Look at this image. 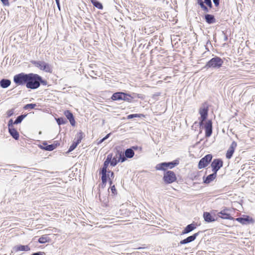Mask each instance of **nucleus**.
<instances>
[{
	"mask_svg": "<svg viewBox=\"0 0 255 255\" xmlns=\"http://www.w3.org/2000/svg\"><path fill=\"white\" fill-rule=\"evenodd\" d=\"M119 162H120V159L118 151L115 156H114L113 158H112L111 160V165L112 166H115Z\"/></svg>",
	"mask_w": 255,
	"mask_h": 255,
	"instance_id": "nucleus-25",
	"label": "nucleus"
},
{
	"mask_svg": "<svg viewBox=\"0 0 255 255\" xmlns=\"http://www.w3.org/2000/svg\"><path fill=\"white\" fill-rule=\"evenodd\" d=\"M111 190L113 193H114V192L116 191V188L114 185L112 186Z\"/></svg>",
	"mask_w": 255,
	"mask_h": 255,
	"instance_id": "nucleus-48",
	"label": "nucleus"
},
{
	"mask_svg": "<svg viewBox=\"0 0 255 255\" xmlns=\"http://www.w3.org/2000/svg\"><path fill=\"white\" fill-rule=\"evenodd\" d=\"M208 6L211 7L212 6V2L211 0H204V2Z\"/></svg>",
	"mask_w": 255,
	"mask_h": 255,
	"instance_id": "nucleus-40",
	"label": "nucleus"
},
{
	"mask_svg": "<svg viewBox=\"0 0 255 255\" xmlns=\"http://www.w3.org/2000/svg\"><path fill=\"white\" fill-rule=\"evenodd\" d=\"M118 154L120 161H121L122 162H123L126 160V157L124 156L122 152L118 151Z\"/></svg>",
	"mask_w": 255,
	"mask_h": 255,
	"instance_id": "nucleus-36",
	"label": "nucleus"
},
{
	"mask_svg": "<svg viewBox=\"0 0 255 255\" xmlns=\"http://www.w3.org/2000/svg\"><path fill=\"white\" fill-rule=\"evenodd\" d=\"M167 163L168 168H172L173 167H174L175 166L178 164V162L177 161H174L172 162H167Z\"/></svg>",
	"mask_w": 255,
	"mask_h": 255,
	"instance_id": "nucleus-33",
	"label": "nucleus"
},
{
	"mask_svg": "<svg viewBox=\"0 0 255 255\" xmlns=\"http://www.w3.org/2000/svg\"><path fill=\"white\" fill-rule=\"evenodd\" d=\"M11 84V81L8 79H3L0 81V86L2 88L8 87Z\"/></svg>",
	"mask_w": 255,
	"mask_h": 255,
	"instance_id": "nucleus-20",
	"label": "nucleus"
},
{
	"mask_svg": "<svg viewBox=\"0 0 255 255\" xmlns=\"http://www.w3.org/2000/svg\"><path fill=\"white\" fill-rule=\"evenodd\" d=\"M236 220L242 224H248L254 222L253 219L249 216H246L245 218H238Z\"/></svg>",
	"mask_w": 255,
	"mask_h": 255,
	"instance_id": "nucleus-11",
	"label": "nucleus"
},
{
	"mask_svg": "<svg viewBox=\"0 0 255 255\" xmlns=\"http://www.w3.org/2000/svg\"><path fill=\"white\" fill-rule=\"evenodd\" d=\"M0 0L4 5H7V6L9 5V3L8 1V0Z\"/></svg>",
	"mask_w": 255,
	"mask_h": 255,
	"instance_id": "nucleus-42",
	"label": "nucleus"
},
{
	"mask_svg": "<svg viewBox=\"0 0 255 255\" xmlns=\"http://www.w3.org/2000/svg\"><path fill=\"white\" fill-rule=\"evenodd\" d=\"M208 107L205 104H203L200 108L199 113L201 116L199 118L200 126L204 125V121L206 119L208 116Z\"/></svg>",
	"mask_w": 255,
	"mask_h": 255,
	"instance_id": "nucleus-3",
	"label": "nucleus"
},
{
	"mask_svg": "<svg viewBox=\"0 0 255 255\" xmlns=\"http://www.w3.org/2000/svg\"><path fill=\"white\" fill-rule=\"evenodd\" d=\"M30 250V248L28 246H23L19 245L14 247L13 248V252H18V251H28Z\"/></svg>",
	"mask_w": 255,
	"mask_h": 255,
	"instance_id": "nucleus-14",
	"label": "nucleus"
},
{
	"mask_svg": "<svg viewBox=\"0 0 255 255\" xmlns=\"http://www.w3.org/2000/svg\"><path fill=\"white\" fill-rule=\"evenodd\" d=\"M8 130L9 133L13 137V138H14L15 139H18L19 133L14 128L10 127L8 128Z\"/></svg>",
	"mask_w": 255,
	"mask_h": 255,
	"instance_id": "nucleus-17",
	"label": "nucleus"
},
{
	"mask_svg": "<svg viewBox=\"0 0 255 255\" xmlns=\"http://www.w3.org/2000/svg\"><path fill=\"white\" fill-rule=\"evenodd\" d=\"M32 255H43V253L41 252H38L33 253Z\"/></svg>",
	"mask_w": 255,
	"mask_h": 255,
	"instance_id": "nucleus-45",
	"label": "nucleus"
},
{
	"mask_svg": "<svg viewBox=\"0 0 255 255\" xmlns=\"http://www.w3.org/2000/svg\"><path fill=\"white\" fill-rule=\"evenodd\" d=\"M43 145L45 146H41V148L47 151H52L55 148V146L53 144L47 145L46 142L43 143Z\"/></svg>",
	"mask_w": 255,
	"mask_h": 255,
	"instance_id": "nucleus-22",
	"label": "nucleus"
},
{
	"mask_svg": "<svg viewBox=\"0 0 255 255\" xmlns=\"http://www.w3.org/2000/svg\"><path fill=\"white\" fill-rule=\"evenodd\" d=\"M132 148L134 149H137L138 147L137 146H133Z\"/></svg>",
	"mask_w": 255,
	"mask_h": 255,
	"instance_id": "nucleus-54",
	"label": "nucleus"
},
{
	"mask_svg": "<svg viewBox=\"0 0 255 255\" xmlns=\"http://www.w3.org/2000/svg\"><path fill=\"white\" fill-rule=\"evenodd\" d=\"M41 70H43L46 72H49V73L52 72V69H51L50 66L48 63L45 62L44 61H43Z\"/></svg>",
	"mask_w": 255,
	"mask_h": 255,
	"instance_id": "nucleus-24",
	"label": "nucleus"
},
{
	"mask_svg": "<svg viewBox=\"0 0 255 255\" xmlns=\"http://www.w3.org/2000/svg\"><path fill=\"white\" fill-rule=\"evenodd\" d=\"M109 172L111 173V177L113 178L114 177V172H110V171Z\"/></svg>",
	"mask_w": 255,
	"mask_h": 255,
	"instance_id": "nucleus-53",
	"label": "nucleus"
},
{
	"mask_svg": "<svg viewBox=\"0 0 255 255\" xmlns=\"http://www.w3.org/2000/svg\"><path fill=\"white\" fill-rule=\"evenodd\" d=\"M132 97L129 94L123 92L122 100L129 103L131 102Z\"/></svg>",
	"mask_w": 255,
	"mask_h": 255,
	"instance_id": "nucleus-28",
	"label": "nucleus"
},
{
	"mask_svg": "<svg viewBox=\"0 0 255 255\" xmlns=\"http://www.w3.org/2000/svg\"><path fill=\"white\" fill-rule=\"evenodd\" d=\"M227 209H224L218 213V216L224 219H233V218L230 216V214L228 213Z\"/></svg>",
	"mask_w": 255,
	"mask_h": 255,
	"instance_id": "nucleus-12",
	"label": "nucleus"
},
{
	"mask_svg": "<svg viewBox=\"0 0 255 255\" xmlns=\"http://www.w3.org/2000/svg\"><path fill=\"white\" fill-rule=\"evenodd\" d=\"M111 133H109L108 134L106 135V136H105L103 139L104 140H105L106 139H107L108 138H109V137L110 136V135Z\"/></svg>",
	"mask_w": 255,
	"mask_h": 255,
	"instance_id": "nucleus-50",
	"label": "nucleus"
},
{
	"mask_svg": "<svg viewBox=\"0 0 255 255\" xmlns=\"http://www.w3.org/2000/svg\"><path fill=\"white\" fill-rule=\"evenodd\" d=\"M196 228V225L192 223L191 224H189L186 226V227L184 229V230L183 231L182 234H188L193 230H194Z\"/></svg>",
	"mask_w": 255,
	"mask_h": 255,
	"instance_id": "nucleus-16",
	"label": "nucleus"
},
{
	"mask_svg": "<svg viewBox=\"0 0 255 255\" xmlns=\"http://www.w3.org/2000/svg\"><path fill=\"white\" fill-rule=\"evenodd\" d=\"M13 124H14V122H13V121L12 119H10L8 123V128H9L10 127L13 128Z\"/></svg>",
	"mask_w": 255,
	"mask_h": 255,
	"instance_id": "nucleus-41",
	"label": "nucleus"
},
{
	"mask_svg": "<svg viewBox=\"0 0 255 255\" xmlns=\"http://www.w3.org/2000/svg\"><path fill=\"white\" fill-rule=\"evenodd\" d=\"M56 121L59 125H64L66 122V120L63 118H58L57 119H56Z\"/></svg>",
	"mask_w": 255,
	"mask_h": 255,
	"instance_id": "nucleus-35",
	"label": "nucleus"
},
{
	"mask_svg": "<svg viewBox=\"0 0 255 255\" xmlns=\"http://www.w3.org/2000/svg\"><path fill=\"white\" fill-rule=\"evenodd\" d=\"M140 117V115H138V114H131V115H128L127 118H128V119H131L133 118H139Z\"/></svg>",
	"mask_w": 255,
	"mask_h": 255,
	"instance_id": "nucleus-38",
	"label": "nucleus"
},
{
	"mask_svg": "<svg viewBox=\"0 0 255 255\" xmlns=\"http://www.w3.org/2000/svg\"><path fill=\"white\" fill-rule=\"evenodd\" d=\"M123 92H117L112 96V99L114 101L122 100Z\"/></svg>",
	"mask_w": 255,
	"mask_h": 255,
	"instance_id": "nucleus-23",
	"label": "nucleus"
},
{
	"mask_svg": "<svg viewBox=\"0 0 255 255\" xmlns=\"http://www.w3.org/2000/svg\"><path fill=\"white\" fill-rule=\"evenodd\" d=\"M156 170H165L168 167L167 162H162L161 163H159L156 165Z\"/></svg>",
	"mask_w": 255,
	"mask_h": 255,
	"instance_id": "nucleus-26",
	"label": "nucleus"
},
{
	"mask_svg": "<svg viewBox=\"0 0 255 255\" xmlns=\"http://www.w3.org/2000/svg\"><path fill=\"white\" fill-rule=\"evenodd\" d=\"M112 158V154H109L107 155V158L106 160L105 161L103 165V167L102 168V171H107V168L109 165V164H111V160Z\"/></svg>",
	"mask_w": 255,
	"mask_h": 255,
	"instance_id": "nucleus-15",
	"label": "nucleus"
},
{
	"mask_svg": "<svg viewBox=\"0 0 255 255\" xmlns=\"http://www.w3.org/2000/svg\"><path fill=\"white\" fill-rule=\"evenodd\" d=\"M198 3L201 6V4H204L203 0H197Z\"/></svg>",
	"mask_w": 255,
	"mask_h": 255,
	"instance_id": "nucleus-46",
	"label": "nucleus"
},
{
	"mask_svg": "<svg viewBox=\"0 0 255 255\" xmlns=\"http://www.w3.org/2000/svg\"><path fill=\"white\" fill-rule=\"evenodd\" d=\"M223 162L220 159H214L212 164V170L213 172L217 173V171L223 166Z\"/></svg>",
	"mask_w": 255,
	"mask_h": 255,
	"instance_id": "nucleus-6",
	"label": "nucleus"
},
{
	"mask_svg": "<svg viewBox=\"0 0 255 255\" xmlns=\"http://www.w3.org/2000/svg\"><path fill=\"white\" fill-rule=\"evenodd\" d=\"M104 141H105L103 139V138L102 139H101L100 140H99L98 142V144H100L101 143H102Z\"/></svg>",
	"mask_w": 255,
	"mask_h": 255,
	"instance_id": "nucleus-52",
	"label": "nucleus"
},
{
	"mask_svg": "<svg viewBox=\"0 0 255 255\" xmlns=\"http://www.w3.org/2000/svg\"><path fill=\"white\" fill-rule=\"evenodd\" d=\"M203 217L205 221L207 222H211L215 220L214 218L208 212H204Z\"/></svg>",
	"mask_w": 255,
	"mask_h": 255,
	"instance_id": "nucleus-18",
	"label": "nucleus"
},
{
	"mask_svg": "<svg viewBox=\"0 0 255 255\" xmlns=\"http://www.w3.org/2000/svg\"><path fill=\"white\" fill-rule=\"evenodd\" d=\"M200 6L206 12H208V8L204 5V4H201Z\"/></svg>",
	"mask_w": 255,
	"mask_h": 255,
	"instance_id": "nucleus-43",
	"label": "nucleus"
},
{
	"mask_svg": "<svg viewBox=\"0 0 255 255\" xmlns=\"http://www.w3.org/2000/svg\"><path fill=\"white\" fill-rule=\"evenodd\" d=\"M107 171H102L101 170V173L102 174V181L103 183H106L107 181Z\"/></svg>",
	"mask_w": 255,
	"mask_h": 255,
	"instance_id": "nucleus-30",
	"label": "nucleus"
},
{
	"mask_svg": "<svg viewBox=\"0 0 255 255\" xmlns=\"http://www.w3.org/2000/svg\"><path fill=\"white\" fill-rule=\"evenodd\" d=\"M199 232L196 233L193 235L192 236H189L186 238L185 239H184L180 241V244H185L189 243H190L193 241H194L197 237L199 235Z\"/></svg>",
	"mask_w": 255,
	"mask_h": 255,
	"instance_id": "nucleus-10",
	"label": "nucleus"
},
{
	"mask_svg": "<svg viewBox=\"0 0 255 255\" xmlns=\"http://www.w3.org/2000/svg\"><path fill=\"white\" fill-rule=\"evenodd\" d=\"M163 179L166 183L170 184L176 180V176L174 172L167 171L165 172Z\"/></svg>",
	"mask_w": 255,
	"mask_h": 255,
	"instance_id": "nucleus-4",
	"label": "nucleus"
},
{
	"mask_svg": "<svg viewBox=\"0 0 255 255\" xmlns=\"http://www.w3.org/2000/svg\"><path fill=\"white\" fill-rule=\"evenodd\" d=\"M111 133H109L108 134L106 135V136H105L103 139L104 140H105L106 139H107L108 138H109V137L110 136V135Z\"/></svg>",
	"mask_w": 255,
	"mask_h": 255,
	"instance_id": "nucleus-51",
	"label": "nucleus"
},
{
	"mask_svg": "<svg viewBox=\"0 0 255 255\" xmlns=\"http://www.w3.org/2000/svg\"><path fill=\"white\" fill-rule=\"evenodd\" d=\"M36 106V105L35 104H29L26 105L24 107V109L25 110H28L29 109H33L35 108V107Z\"/></svg>",
	"mask_w": 255,
	"mask_h": 255,
	"instance_id": "nucleus-34",
	"label": "nucleus"
},
{
	"mask_svg": "<svg viewBox=\"0 0 255 255\" xmlns=\"http://www.w3.org/2000/svg\"><path fill=\"white\" fill-rule=\"evenodd\" d=\"M223 62V60L220 57L216 56L206 63L205 68L219 69L222 66Z\"/></svg>",
	"mask_w": 255,
	"mask_h": 255,
	"instance_id": "nucleus-2",
	"label": "nucleus"
},
{
	"mask_svg": "<svg viewBox=\"0 0 255 255\" xmlns=\"http://www.w3.org/2000/svg\"><path fill=\"white\" fill-rule=\"evenodd\" d=\"M217 173L213 172L212 174L209 175L204 180V183L208 184L215 179Z\"/></svg>",
	"mask_w": 255,
	"mask_h": 255,
	"instance_id": "nucleus-19",
	"label": "nucleus"
},
{
	"mask_svg": "<svg viewBox=\"0 0 255 255\" xmlns=\"http://www.w3.org/2000/svg\"><path fill=\"white\" fill-rule=\"evenodd\" d=\"M13 114H14V109H13L8 110L6 113V114H7V116L8 117H11V116H12L13 115Z\"/></svg>",
	"mask_w": 255,
	"mask_h": 255,
	"instance_id": "nucleus-39",
	"label": "nucleus"
},
{
	"mask_svg": "<svg viewBox=\"0 0 255 255\" xmlns=\"http://www.w3.org/2000/svg\"><path fill=\"white\" fill-rule=\"evenodd\" d=\"M91 2L92 3V4L95 7H96L97 8H98L100 9H103V5H102V3H101L100 2L97 1V0H91Z\"/></svg>",
	"mask_w": 255,
	"mask_h": 255,
	"instance_id": "nucleus-29",
	"label": "nucleus"
},
{
	"mask_svg": "<svg viewBox=\"0 0 255 255\" xmlns=\"http://www.w3.org/2000/svg\"><path fill=\"white\" fill-rule=\"evenodd\" d=\"M212 159L211 154H207L203 158H202L199 162L198 168L202 169L206 167Z\"/></svg>",
	"mask_w": 255,
	"mask_h": 255,
	"instance_id": "nucleus-5",
	"label": "nucleus"
},
{
	"mask_svg": "<svg viewBox=\"0 0 255 255\" xmlns=\"http://www.w3.org/2000/svg\"><path fill=\"white\" fill-rule=\"evenodd\" d=\"M205 20L208 23L211 24L215 22L216 19L214 16L211 14H206L205 16Z\"/></svg>",
	"mask_w": 255,
	"mask_h": 255,
	"instance_id": "nucleus-21",
	"label": "nucleus"
},
{
	"mask_svg": "<svg viewBox=\"0 0 255 255\" xmlns=\"http://www.w3.org/2000/svg\"><path fill=\"white\" fill-rule=\"evenodd\" d=\"M25 117H26V115H20V116L17 117V118L16 119V120H15V121L14 122V124H18L22 122V121L23 120V119Z\"/></svg>",
	"mask_w": 255,
	"mask_h": 255,
	"instance_id": "nucleus-32",
	"label": "nucleus"
},
{
	"mask_svg": "<svg viewBox=\"0 0 255 255\" xmlns=\"http://www.w3.org/2000/svg\"><path fill=\"white\" fill-rule=\"evenodd\" d=\"M237 146V144L236 142L234 141L232 142L226 153V156L227 158L230 159L232 157Z\"/></svg>",
	"mask_w": 255,
	"mask_h": 255,
	"instance_id": "nucleus-9",
	"label": "nucleus"
},
{
	"mask_svg": "<svg viewBox=\"0 0 255 255\" xmlns=\"http://www.w3.org/2000/svg\"><path fill=\"white\" fill-rule=\"evenodd\" d=\"M31 63L35 67H36L39 68L40 70H41V68L42 67L43 61H33L31 62Z\"/></svg>",
	"mask_w": 255,
	"mask_h": 255,
	"instance_id": "nucleus-31",
	"label": "nucleus"
},
{
	"mask_svg": "<svg viewBox=\"0 0 255 255\" xmlns=\"http://www.w3.org/2000/svg\"><path fill=\"white\" fill-rule=\"evenodd\" d=\"M111 133H109L108 134L106 135V136H105L103 139L104 140H105L106 139H107L108 138H109V137L110 136V135Z\"/></svg>",
	"mask_w": 255,
	"mask_h": 255,
	"instance_id": "nucleus-49",
	"label": "nucleus"
},
{
	"mask_svg": "<svg viewBox=\"0 0 255 255\" xmlns=\"http://www.w3.org/2000/svg\"><path fill=\"white\" fill-rule=\"evenodd\" d=\"M48 241V238L47 237L42 236L38 239V242L40 243L43 244L45 243Z\"/></svg>",
	"mask_w": 255,
	"mask_h": 255,
	"instance_id": "nucleus-37",
	"label": "nucleus"
},
{
	"mask_svg": "<svg viewBox=\"0 0 255 255\" xmlns=\"http://www.w3.org/2000/svg\"><path fill=\"white\" fill-rule=\"evenodd\" d=\"M125 156L127 158H132L134 156V152L132 149L128 148L126 150V151L125 152Z\"/></svg>",
	"mask_w": 255,
	"mask_h": 255,
	"instance_id": "nucleus-27",
	"label": "nucleus"
},
{
	"mask_svg": "<svg viewBox=\"0 0 255 255\" xmlns=\"http://www.w3.org/2000/svg\"><path fill=\"white\" fill-rule=\"evenodd\" d=\"M216 6H218L219 4V0H213Z\"/></svg>",
	"mask_w": 255,
	"mask_h": 255,
	"instance_id": "nucleus-44",
	"label": "nucleus"
},
{
	"mask_svg": "<svg viewBox=\"0 0 255 255\" xmlns=\"http://www.w3.org/2000/svg\"><path fill=\"white\" fill-rule=\"evenodd\" d=\"M83 133L82 132H80L77 134V139L76 141H74L72 144L70 146L68 150L69 152L73 151L77 147L78 144H79L80 143L83 138Z\"/></svg>",
	"mask_w": 255,
	"mask_h": 255,
	"instance_id": "nucleus-7",
	"label": "nucleus"
},
{
	"mask_svg": "<svg viewBox=\"0 0 255 255\" xmlns=\"http://www.w3.org/2000/svg\"><path fill=\"white\" fill-rule=\"evenodd\" d=\"M56 0V4L57 5V6L58 7V8L59 9V10L60 9V3H59V0Z\"/></svg>",
	"mask_w": 255,
	"mask_h": 255,
	"instance_id": "nucleus-47",
	"label": "nucleus"
},
{
	"mask_svg": "<svg viewBox=\"0 0 255 255\" xmlns=\"http://www.w3.org/2000/svg\"><path fill=\"white\" fill-rule=\"evenodd\" d=\"M110 184H112V181H110Z\"/></svg>",
	"mask_w": 255,
	"mask_h": 255,
	"instance_id": "nucleus-55",
	"label": "nucleus"
},
{
	"mask_svg": "<svg viewBox=\"0 0 255 255\" xmlns=\"http://www.w3.org/2000/svg\"><path fill=\"white\" fill-rule=\"evenodd\" d=\"M14 82L18 85H25L26 88L31 89H37L43 83L42 77L38 74L33 73L25 74L21 73L13 77Z\"/></svg>",
	"mask_w": 255,
	"mask_h": 255,
	"instance_id": "nucleus-1",
	"label": "nucleus"
},
{
	"mask_svg": "<svg viewBox=\"0 0 255 255\" xmlns=\"http://www.w3.org/2000/svg\"><path fill=\"white\" fill-rule=\"evenodd\" d=\"M205 129V136L207 137H210L212 133V123L211 120L207 121L204 125Z\"/></svg>",
	"mask_w": 255,
	"mask_h": 255,
	"instance_id": "nucleus-8",
	"label": "nucleus"
},
{
	"mask_svg": "<svg viewBox=\"0 0 255 255\" xmlns=\"http://www.w3.org/2000/svg\"><path fill=\"white\" fill-rule=\"evenodd\" d=\"M64 114L67 119L69 120V122L72 126H74L75 124V121L72 113L69 111H66L65 112Z\"/></svg>",
	"mask_w": 255,
	"mask_h": 255,
	"instance_id": "nucleus-13",
	"label": "nucleus"
}]
</instances>
